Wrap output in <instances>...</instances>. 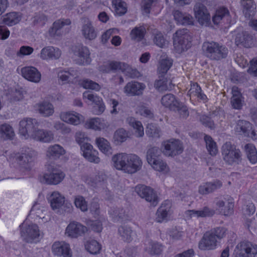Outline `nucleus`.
Here are the masks:
<instances>
[{
    "mask_svg": "<svg viewBox=\"0 0 257 257\" xmlns=\"http://www.w3.org/2000/svg\"><path fill=\"white\" fill-rule=\"evenodd\" d=\"M47 172L39 177V181L44 184L48 185H58L65 177V173L59 169L54 163L46 165Z\"/></svg>",
    "mask_w": 257,
    "mask_h": 257,
    "instance_id": "obj_1",
    "label": "nucleus"
},
{
    "mask_svg": "<svg viewBox=\"0 0 257 257\" xmlns=\"http://www.w3.org/2000/svg\"><path fill=\"white\" fill-rule=\"evenodd\" d=\"M203 49L206 56L212 60L219 61L225 59L228 53L227 47L213 41L204 43Z\"/></svg>",
    "mask_w": 257,
    "mask_h": 257,
    "instance_id": "obj_2",
    "label": "nucleus"
},
{
    "mask_svg": "<svg viewBox=\"0 0 257 257\" xmlns=\"http://www.w3.org/2000/svg\"><path fill=\"white\" fill-rule=\"evenodd\" d=\"M223 160L228 165L239 164L241 161V153L230 142H226L221 148Z\"/></svg>",
    "mask_w": 257,
    "mask_h": 257,
    "instance_id": "obj_3",
    "label": "nucleus"
},
{
    "mask_svg": "<svg viewBox=\"0 0 257 257\" xmlns=\"http://www.w3.org/2000/svg\"><path fill=\"white\" fill-rule=\"evenodd\" d=\"M21 236L27 242H38L43 236L38 226L35 223H22L20 226Z\"/></svg>",
    "mask_w": 257,
    "mask_h": 257,
    "instance_id": "obj_4",
    "label": "nucleus"
},
{
    "mask_svg": "<svg viewBox=\"0 0 257 257\" xmlns=\"http://www.w3.org/2000/svg\"><path fill=\"white\" fill-rule=\"evenodd\" d=\"M37 155L36 152L28 148L24 153L12 154L8 160L17 163L22 168L29 169L30 164L35 160Z\"/></svg>",
    "mask_w": 257,
    "mask_h": 257,
    "instance_id": "obj_5",
    "label": "nucleus"
},
{
    "mask_svg": "<svg viewBox=\"0 0 257 257\" xmlns=\"http://www.w3.org/2000/svg\"><path fill=\"white\" fill-rule=\"evenodd\" d=\"M173 44L176 50L181 53L188 50L191 46V37L186 29L177 30L173 36Z\"/></svg>",
    "mask_w": 257,
    "mask_h": 257,
    "instance_id": "obj_6",
    "label": "nucleus"
},
{
    "mask_svg": "<svg viewBox=\"0 0 257 257\" xmlns=\"http://www.w3.org/2000/svg\"><path fill=\"white\" fill-rule=\"evenodd\" d=\"M163 151L157 147H151L147 151L146 158L148 163L158 171H166L167 164L161 157Z\"/></svg>",
    "mask_w": 257,
    "mask_h": 257,
    "instance_id": "obj_7",
    "label": "nucleus"
},
{
    "mask_svg": "<svg viewBox=\"0 0 257 257\" xmlns=\"http://www.w3.org/2000/svg\"><path fill=\"white\" fill-rule=\"evenodd\" d=\"M73 60L77 65L85 66L90 64V52L86 46H76L73 50Z\"/></svg>",
    "mask_w": 257,
    "mask_h": 257,
    "instance_id": "obj_8",
    "label": "nucleus"
},
{
    "mask_svg": "<svg viewBox=\"0 0 257 257\" xmlns=\"http://www.w3.org/2000/svg\"><path fill=\"white\" fill-rule=\"evenodd\" d=\"M19 133L26 138L34 136L38 127V122L36 119L25 118L19 123Z\"/></svg>",
    "mask_w": 257,
    "mask_h": 257,
    "instance_id": "obj_9",
    "label": "nucleus"
},
{
    "mask_svg": "<svg viewBox=\"0 0 257 257\" xmlns=\"http://www.w3.org/2000/svg\"><path fill=\"white\" fill-rule=\"evenodd\" d=\"M163 153L167 156L174 157L181 154L183 151L182 143L179 140L171 139L163 144Z\"/></svg>",
    "mask_w": 257,
    "mask_h": 257,
    "instance_id": "obj_10",
    "label": "nucleus"
},
{
    "mask_svg": "<svg viewBox=\"0 0 257 257\" xmlns=\"http://www.w3.org/2000/svg\"><path fill=\"white\" fill-rule=\"evenodd\" d=\"M135 191L141 198L149 202L151 205L156 206L158 203V198L154 190L150 187L144 185H139L136 187Z\"/></svg>",
    "mask_w": 257,
    "mask_h": 257,
    "instance_id": "obj_11",
    "label": "nucleus"
},
{
    "mask_svg": "<svg viewBox=\"0 0 257 257\" xmlns=\"http://www.w3.org/2000/svg\"><path fill=\"white\" fill-rule=\"evenodd\" d=\"M236 250L237 253L241 257H255L257 253V245L244 241L236 245Z\"/></svg>",
    "mask_w": 257,
    "mask_h": 257,
    "instance_id": "obj_12",
    "label": "nucleus"
},
{
    "mask_svg": "<svg viewBox=\"0 0 257 257\" xmlns=\"http://www.w3.org/2000/svg\"><path fill=\"white\" fill-rule=\"evenodd\" d=\"M216 210L225 216L230 215L233 212L234 203L231 199L216 198L215 200Z\"/></svg>",
    "mask_w": 257,
    "mask_h": 257,
    "instance_id": "obj_13",
    "label": "nucleus"
},
{
    "mask_svg": "<svg viewBox=\"0 0 257 257\" xmlns=\"http://www.w3.org/2000/svg\"><path fill=\"white\" fill-rule=\"evenodd\" d=\"M217 239L212 232L209 231L206 232L201 239L199 242V249L203 250L215 249L217 246Z\"/></svg>",
    "mask_w": 257,
    "mask_h": 257,
    "instance_id": "obj_14",
    "label": "nucleus"
},
{
    "mask_svg": "<svg viewBox=\"0 0 257 257\" xmlns=\"http://www.w3.org/2000/svg\"><path fill=\"white\" fill-rule=\"evenodd\" d=\"M196 18L202 25H207L210 20V16L205 6L201 3H197L194 8Z\"/></svg>",
    "mask_w": 257,
    "mask_h": 257,
    "instance_id": "obj_15",
    "label": "nucleus"
},
{
    "mask_svg": "<svg viewBox=\"0 0 257 257\" xmlns=\"http://www.w3.org/2000/svg\"><path fill=\"white\" fill-rule=\"evenodd\" d=\"M87 230L86 226L79 222L73 221L68 225L65 233L72 238H76L83 235Z\"/></svg>",
    "mask_w": 257,
    "mask_h": 257,
    "instance_id": "obj_16",
    "label": "nucleus"
},
{
    "mask_svg": "<svg viewBox=\"0 0 257 257\" xmlns=\"http://www.w3.org/2000/svg\"><path fill=\"white\" fill-rule=\"evenodd\" d=\"M71 22L69 19H61L54 22L49 30V34L53 37H60L63 34V28L65 26H69Z\"/></svg>",
    "mask_w": 257,
    "mask_h": 257,
    "instance_id": "obj_17",
    "label": "nucleus"
},
{
    "mask_svg": "<svg viewBox=\"0 0 257 257\" xmlns=\"http://www.w3.org/2000/svg\"><path fill=\"white\" fill-rule=\"evenodd\" d=\"M22 76L28 80L38 83L41 79V74L39 70L33 66L24 67L21 69Z\"/></svg>",
    "mask_w": 257,
    "mask_h": 257,
    "instance_id": "obj_18",
    "label": "nucleus"
},
{
    "mask_svg": "<svg viewBox=\"0 0 257 257\" xmlns=\"http://www.w3.org/2000/svg\"><path fill=\"white\" fill-rule=\"evenodd\" d=\"M83 97L87 98L95 104L93 107V112L96 114H101L105 110V105L102 101V99L93 93L89 92L83 93Z\"/></svg>",
    "mask_w": 257,
    "mask_h": 257,
    "instance_id": "obj_19",
    "label": "nucleus"
},
{
    "mask_svg": "<svg viewBox=\"0 0 257 257\" xmlns=\"http://www.w3.org/2000/svg\"><path fill=\"white\" fill-rule=\"evenodd\" d=\"M81 149L83 151V156L89 162L98 163L100 159L98 157V152L93 149V147L90 144L84 143L81 145Z\"/></svg>",
    "mask_w": 257,
    "mask_h": 257,
    "instance_id": "obj_20",
    "label": "nucleus"
},
{
    "mask_svg": "<svg viewBox=\"0 0 257 257\" xmlns=\"http://www.w3.org/2000/svg\"><path fill=\"white\" fill-rule=\"evenodd\" d=\"M172 203L170 200H165L156 212V220L161 223L167 219L171 213Z\"/></svg>",
    "mask_w": 257,
    "mask_h": 257,
    "instance_id": "obj_21",
    "label": "nucleus"
},
{
    "mask_svg": "<svg viewBox=\"0 0 257 257\" xmlns=\"http://www.w3.org/2000/svg\"><path fill=\"white\" fill-rule=\"evenodd\" d=\"M54 254L63 257H71L72 254L69 245L64 242H55L52 246Z\"/></svg>",
    "mask_w": 257,
    "mask_h": 257,
    "instance_id": "obj_22",
    "label": "nucleus"
},
{
    "mask_svg": "<svg viewBox=\"0 0 257 257\" xmlns=\"http://www.w3.org/2000/svg\"><path fill=\"white\" fill-rule=\"evenodd\" d=\"M128 160H130V162L124 169L125 173L133 174L141 169L142 162L138 156L134 154H128Z\"/></svg>",
    "mask_w": 257,
    "mask_h": 257,
    "instance_id": "obj_23",
    "label": "nucleus"
},
{
    "mask_svg": "<svg viewBox=\"0 0 257 257\" xmlns=\"http://www.w3.org/2000/svg\"><path fill=\"white\" fill-rule=\"evenodd\" d=\"M145 85L137 81L128 82L124 87V92L127 95L135 96L142 94Z\"/></svg>",
    "mask_w": 257,
    "mask_h": 257,
    "instance_id": "obj_24",
    "label": "nucleus"
},
{
    "mask_svg": "<svg viewBox=\"0 0 257 257\" xmlns=\"http://www.w3.org/2000/svg\"><path fill=\"white\" fill-rule=\"evenodd\" d=\"M61 55V52L58 48L48 46L42 49L40 57L43 60H56L59 59Z\"/></svg>",
    "mask_w": 257,
    "mask_h": 257,
    "instance_id": "obj_25",
    "label": "nucleus"
},
{
    "mask_svg": "<svg viewBox=\"0 0 257 257\" xmlns=\"http://www.w3.org/2000/svg\"><path fill=\"white\" fill-rule=\"evenodd\" d=\"M65 154L64 149L59 145L50 146L46 151V155L51 160H56Z\"/></svg>",
    "mask_w": 257,
    "mask_h": 257,
    "instance_id": "obj_26",
    "label": "nucleus"
},
{
    "mask_svg": "<svg viewBox=\"0 0 257 257\" xmlns=\"http://www.w3.org/2000/svg\"><path fill=\"white\" fill-rule=\"evenodd\" d=\"M235 43L237 46H242L244 47H250L253 43L252 37L247 32L238 33L235 39Z\"/></svg>",
    "mask_w": 257,
    "mask_h": 257,
    "instance_id": "obj_27",
    "label": "nucleus"
},
{
    "mask_svg": "<svg viewBox=\"0 0 257 257\" xmlns=\"http://www.w3.org/2000/svg\"><path fill=\"white\" fill-rule=\"evenodd\" d=\"M174 19L178 24L182 25L193 24V18L189 14L183 13L179 10H175L173 13Z\"/></svg>",
    "mask_w": 257,
    "mask_h": 257,
    "instance_id": "obj_28",
    "label": "nucleus"
},
{
    "mask_svg": "<svg viewBox=\"0 0 257 257\" xmlns=\"http://www.w3.org/2000/svg\"><path fill=\"white\" fill-rule=\"evenodd\" d=\"M48 199L53 210L59 209L65 202L64 196L58 191L52 192Z\"/></svg>",
    "mask_w": 257,
    "mask_h": 257,
    "instance_id": "obj_29",
    "label": "nucleus"
},
{
    "mask_svg": "<svg viewBox=\"0 0 257 257\" xmlns=\"http://www.w3.org/2000/svg\"><path fill=\"white\" fill-rule=\"evenodd\" d=\"M81 31L82 35L86 39L92 40L96 37V32L92 26L91 22L88 19L84 20V23L82 27Z\"/></svg>",
    "mask_w": 257,
    "mask_h": 257,
    "instance_id": "obj_30",
    "label": "nucleus"
},
{
    "mask_svg": "<svg viewBox=\"0 0 257 257\" xmlns=\"http://www.w3.org/2000/svg\"><path fill=\"white\" fill-rule=\"evenodd\" d=\"M154 87L158 91L163 92L171 90L173 85L171 80L161 75L155 81Z\"/></svg>",
    "mask_w": 257,
    "mask_h": 257,
    "instance_id": "obj_31",
    "label": "nucleus"
},
{
    "mask_svg": "<svg viewBox=\"0 0 257 257\" xmlns=\"http://www.w3.org/2000/svg\"><path fill=\"white\" fill-rule=\"evenodd\" d=\"M128 155L126 153H119L114 155L112 158L113 165L117 170L124 172L126 162L128 161Z\"/></svg>",
    "mask_w": 257,
    "mask_h": 257,
    "instance_id": "obj_32",
    "label": "nucleus"
},
{
    "mask_svg": "<svg viewBox=\"0 0 257 257\" xmlns=\"http://www.w3.org/2000/svg\"><path fill=\"white\" fill-rule=\"evenodd\" d=\"M79 113L75 112H63L60 114L62 120L67 123L77 125L80 123L81 120Z\"/></svg>",
    "mask_w": 257,
    "mask_h": 257,
    "instance_id": "obj_33",
    "label": "nucleus"
},
{
    "mask_svg": "<svg viewBox=\"0 0 257 257\" xmlns=\"http://www.w3.org/2000/svg\"><path fill=\"white\" fill-rule=\"evenodd\" d=\"M241 5L246 18L249 19L254 15L256 7L252 0H241Z\"/></svg>",
    "mask_w": 257,
    "mask_h": 257,
    "instance_id": "obj_34",
    "label": "nucleus"
},
{
    "mask_svg": "<svg viewBox=\"0 0 257 257\" xmlns=\"http://www.w3.org/2000/svg\"><path fill=\"white\" fill-rule=\"evenodd\" d=\"M222 185L221 182L219 180L206 183L199 187V192L201 194H207L220 188Z\"/></svg>",
    "mask_w": 257,
    "mask_h": 257,
    "instance_id": "obj_35",
    "label": "nucleus"
},
{
    "mask_svg": "<svg viewBox=\"0 0 257 257\" xmlns=\"http://www.w3.org/2000/svg\"><path fill=\"white\" fill-rule=\"evenodd\" d=\"M188 94L191 98L196 97L202 100H205L207 98L205 94L202 92L200 86L196 82H191Z\"/></svg>",
    "mask_w": 257,
    "mask_h": 257,
    "instance_id": "obj_36",
    "label": "nucleus"
},
{
    "mask_svg": "<svg viewBox=\"0 0 257 257\" xmlns=\"http://www.w3.org/2000/svg\"><path fill=\"white\" fill-rule=\"evenodd\" d=\"M32 138L44 143H49L53 140V135L50 131L38 130Z\"/></svg>",
    "mask_w": 257,
    "mask_h": 257,
    "instance_id": "obj_37",
    "label": "nucleus"
},
{
    "mask_svg": "<svg viewBox=\"0 0 257 257\" xmlns=\"http://www.w3.org/2000/svg\"><path fill=\"white\" fill-rule=\"evenodd\" d=\"M232 96L231 98V103L233 108L240 109L242 107L241 94L237 87H232L231 90Z\"/></svg>",
    "mask_w": 257,
    "mask_h": 257,
    "instance_id": "obj_38",
    "label": "nucleus"
},
{
    "mask_svg": "<svg viewBox=\"0 0 257 257\" xmlns=\"http://www.w3.org/2000/svg\"><path fill=\"white\" fill-rule=\"evenodd\" d=\"M127 123L135 130V134L137 137H142L144 135V127L141 121L133 117L126 119Z\"/></svg>",
    "mask_w": 257,
    "mask_h": 257,
    "instance_id": "obj_39",
    "label": "nucleus"
},
{
    "mask_svg": "<svg viewBox=\"0 0 257 257\" xmlns=\"http://www.w3.org/2000/svg\"><path fill=\"white\" fill-rule=\"evenodd\" d=\"M251 128V124L248 121L238 120L235 127V131L239 135L249 136V132Z\"/></svg>",
    "mask_w": 257,
    "mask_h": 257,
    "instance_id": "obj_40",
    "label": "nucleus"
},
{
    "mask_svg": "<svg viewBox=\"0 0 257 257\" xmlns=\"http://www.w3.org/2000/svg\"><path fill=\"white\" fill-rule=\"evenodd\" d=\"M179 102L176 99L175 96L172 94L165 95L161 99L162 104L172 110L177 108L176 106L178 105Z\"/></svg>",
    "mask_w": 257,
    "mask_h": 257,
    "instance_id": "obj_41",
    "label": "nucleus"
},
{
    "mask_svg": "<svg viewBox=\"0 0 257 257\" xmlns=\"http://www.w3.org/2000/svg\"><path fill=\"white\" fill-rule=\"evenodd\" d=\"M38 110L39 113L44 116H49L52 115L54 112L53 105L47 101H44L38 104Z\"/></svg>",
    "mask_w": 257,
    "mask_h": 257,
    "instance_id": "obj_42",
    "label": "nucleus"
},
{
    "mask_svg": "<svg viewBox=\"0 0 257 257\" xmlns=\"http://www.w3.org/2000/svg\"><path fill=\"white\" fill-rule=\"evenodd\" d=\"M21 20L20 14L17 12L8 13L4 16L3 22L8 26H13L18 24Z\"/></svg>",
    "mask_w": 257,
    "mask_h": 257,
    "instance_id": "obj_43",
    "label": "nucleus"
},
{
    "mask_svg": "<svg viewBox=\"0 0 257 257\" xmlns=\"http://www.w3.org/2000/svg\"><path fill=\"white\" fill-rule=\"evenodd\" d=\"M118 232L124 241L129 242L132 240L133 231L130 226L126 225H121L118 228Z\"/></svg>",
    "mask_w": 257,
    "mask_h": 257,
    "instance_id": "obj_44",
    "label": "nucleus"
},
{
    "mask_svg": "<svg viewBox=\"0 0 257 257\" xmlns=\"http://www.w3.org/2000/svg\"><path fill=\"white\" fill-rule=\"evenodd\" d=\"M229 17V13L228 10L224 7L218 9L215 15L212 18V21L214 24H218L221 20L228 19Z\"/></svg>",
    "mask_w": 257,
    "mask_h": 257,
    "instance_id": "obj_45",
    "label": "nucleus"
},
{
    "mask_svg": "<svg viewBox=\"0 0 257 257\" xmlns=\"http://www.w3.org/2000/svg\"><path fill=\"white\" fill-rule=\"evenodd\" d=\"M128 138V133L123 128L117 130L113 134V142L116 145H120Z\"/></svg>",
    "mask_w": 257,
    "mask_h": 257,
    "instance_id": "obj_46",
    "label": "nucleus"
},
{
    "mask_svg": "<svg viewBox=\"0 0 257 257\" xmlns=\"http://www.w3.org/2000/svg\"><path fill=\"white\" fill-rule=\"evenodd\" d=\"M89 127L94 130H101L107 128L109 124L107 121L99 118H93L89 122Z\"/></svg>",
    "mask_w": 257,
    "mask_h": 257,
    "instance_id": "obj_47",
    "label": "nucleus"
},
{
    "mask_svg": "<svg viewBox=\"0 0 257 257\" xmlns=\"http://www.w3.org/2000/svg\"><path fill=\"white\" fill-rule=\"evenodd\" d=\"M245 150L248 160L252 164L257 162V151L255 147L250 144L245 146Z\"/></svg>",
    "mask_w": 257,
    "mask_h": 257,
    "instance_id": "obj_48",
    "label": "nucleus"
},
{
    "mask_svg": "<svg viewBox=\"0 0 257 257\" xmlns=\"http://www.w3.org/2000/svg\"><path fill=\"white\" fill-rule=\"evenodd\" d=\"M96 142L99 150L107 155L111 154V147L109 143L103 138H99L96 139Z\"/></svg>",
    "mask_w": 257,
    "mask_h": 257,
    "instance_id": "obj_49",
    "label": "nucleus"
},
{
    "mask_svg": "<svg viewBox=\"0 0 257 257\" xmlns=\"http://www.w3.org/2000/svg\"><path fill=\"white\" fill-rule=\"evenodd\" d=\"M173 64V60L169 58L161 60L158 68V72L161 75L165 74L170 69Z\"/></svg>",
    "mask_w": 257,
    "mask_h": 257,
    "instance_id": "obj_50",
    "label": "nucleus"
},
{
    "mask_svg": "<svg viewBox=\"0 0 257 257\" xmlns=\"http://www.w3.org/2000/svg\"><path fill=\"white\" fill-rule=\"evenodd\" d=\"M85 249L91 254H95L99 252L101 246L95 240L87 241L85 244Z\"/></svg>",
    "mask_w": 257,
    "mask_h": 257,
    "instance_id": "obj_51",
    "label": "nucleus"
},
{
    "mask_svg": "<svg viewBox=\"0 0 257 257\" xmlns=\"http://www.w3.org/2000/svg\"><path fill=\"white\" fill-rule=\"evenodd\" d=\"M190 215H195L197 217H205L213 216L215 214V211L207 207H204L202 210H190Z\"/></svg>",
    "mask_w": 257,
    "mask_h": 257,
    "instance_id": "obj_52",
    "label": "nucleus"
},
{
    "mask_svg": "<svg viewBox=\"0 0 257 257\" xmlns=\"http://www.w3.org/2000/svg\"><path fill=\"white\" fill-rule=\"evenodd\" d=\"M146 30L143 27H135L131 32L130 36L132 40L138 42L141 41L144 37Z\"/></svg>",
    "mask_w": 257,
    "mask_h": 257,
    "instance_id": "obj_53",
    "label": "nucleus"
},
{
    "mask_svg": "<svg viewBox=\"0 0 257 257\" xmlns=\"http://www.w3.org/2000/svg\"><path fill=\"white\" fill-rule=\"evenodd\" d=\"M112 4L117 15L121 16L126 13L127 8L126 4L125 2L121 0H112Z\"/></svg>",
    "mask_w": 257,
    "mask_h": 257,
    "instance_id": "obj_54",
    "label": "nucleus"
},
{
    "mask_svg": "<svg viewBox=\"0 0 257 257\" xmlns=\"http://www.w3.org/2000/svg\"><path fill=\"white\" fill-rule=\"evenodd\" d=\"M204 141L206 142V148L209 154L212 156L215 155L218 150L216 143L213 141L212 138L209 136L205 135Z\"/></svg>",
    "mask_w": 257,
    "mask_h": 257,
    "instance_id": "obj_55",
    "label": "nucleus"
},
{
    "mask_svg": "<svg viewBox=\"0 0 257 257\" xmlns=\"http://www.w3.org/2000/svg\"><path fill=\"white\" fill-rule=\"evenodd\" d=\"M146 132L149 137L158 138L160 136V130L156 124L149 123L147 126Z\"/></svg>",
    "mask_w": 257,
    "mask_h": 257,
    "instance_id": "obj_56",
    "label": "nucleus"
},
{
    "mask_svg": "<svg viewBox=\"0 0 257 257\" xmlns=\"http://www.w3.org/2000/svg\"><path fill=\"white\" fill-rule=\"evenodd\" d=\"M0 135L4 138L12 139L14 135L13 128L7 124L1 125L0 126Z\"/></svg>",
    "mask_w": 257,
    "mask_h": 257,
    "instance_id": "obj_57",
    "label": "nucleus"
},
{
    "mask_svg": "<svg viewBox=\"0 0 257 257\" xmlns=\"http://www.w3.org/2000/svg\"><path fill=\"white\" fill-rule=\"evenodd\" d=\"M153 42L157 46L162 48H165L168 44V41L161 32H157L154 34Z\"/></svg>",
    "mask_w": 257,
    "mask_h": 257,
    "instance_id": "obj_58",
    "label": "nucleus"
},
{
    "mask_svg": "<svg viewBox=\"0 0 257 257\" xmlns=\"http://www.w3.org/2000/svg\"><path fill=\"white\" fill-rule=\"evenodd\" d=\"M47 209L45 207L42 206L40 204L36 203L32 207L31 213L40 218H44L45 217L44 215L47 212Z\"/></svg>",
    "mask_w": 257,
    "mask_h": 257,
    "instance_id": "obj_59",
    "label": "nucleus"
},
{
    "mask_svg": "<svg viewBox=\"0 0 257 257\" xmlns=\"http://www.w3.org/2000/svg\"><path fill=\"white\" fill-rule=\"evenodd\" d=\"M146 250L151 255L159 254L162 251V246L158 242L150 241Z\"/></svg>",
    "mask_w": 257,
    "mask_h": 257,
    "instance_id": "obj_60",
    "label": "nucleus"
},
{
    "mask_svg": "<svg viewBox=\"0 0 257 257\" xmlns=\"http://www.w3.org/2000/svg\"><path fill=\"white\" fill-rule=\"evenodd\" d=\"M74 204L77 208H79L83 212L88 210L87 202L82 196L78 195L75 197Z\"/></svg>",
    "mask_w": 257,
    "mask_h": 257,
    "instance_id": "obj_61",
    "label": "nucleus"
},
{
    "mask_svg": "<svg viewBox=\"0 0 257 257\" xmlns=\"http://www.w3.org/2000/svg\"><path fill=\"white\" fill-rule=\"evenodd\" d=\"M122 72L126 76L132 78L139 77L140 75V72L136 69L133 68L126 64H125Z\"/></svg>",
    "mask_w": 257,
    "mask_h": 257,
    "instance_id": "obj_62",
    "label": "nucleus"
},
{
    "mask_svg": "<svg viewBox=\"0 0 257 257\" xmlns=\"http://www.w3.org/2000/svg\"><path fill=\"white\" fill-rule=\"evenodd\" d=\"M127 214L123 208H117L113 211L112 217L114 220L118 221L125 219L127 217Z\"/></svg>",
    "mask_w": 257,
    "mask_h": 257,
    "instance_id": "obj_63",
    "label": "nucleus"
},
{
    "mask_svg": "<svg viewBox=\"0 0 257 257\" xmlns=\"http://www.w3.org/2000/svg\"><path fill=\"white\" fill-rule=\"evenodd\" d=\"M80 85L85 89H91L98 91L100 88L98 83L89 79L82 80L80 82Z\"/></svg>",
    "mask_w": 257,
    "mask_h": 257,
    "instance_id": "obj_64",
    "label": "nucleus"
}]
</instances>
